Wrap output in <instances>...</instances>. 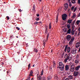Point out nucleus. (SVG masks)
<instances>
[{
  "label": "nucleus",
  "instance_id": "4d7b16f0",
  "mask_svg": "<svg viewBox=\"0 0 80 80\" xmlns=\"http://www.w3.org/2000/svg\"><path fill=\"white\" fill-rule=\"evenodd\" d=\"M32 67H35V64L33 65Z\"/></svg>",
  "mask_w": 80,
  "mask_h": 80
},
{
  "label": "nucleus",
  "instance_id": "2eb2a0df",
  "mask_svg": "<svg viewBox=\"0 0 80 80\" xmlns=\"http://www.w3.org/2000/svg\"><path fill=\"white\" fill-rule=\"evenodd\" d=\"M80 65L78 66L77 67H76L75 68V70L77 71L79 70V69H80Z\"/></svg>",
  "mask_w": 80,
  "mask_h": 80
},
{
  "label": "nucleus",
  "instance_id": "e433bc0d",
  "mask_svg": "<svg viewBox=\"0 0 80 80\" xmlns=\"http://www.w3.org/2000/svg\"><path fill=\"white\" fill-rule=\"evenodd\" d=\"M72 30H74V26H72Z\"/></svg>",
  "mask_w": 80,
  "mask_h": 80
},
{
  "label": "nucleus",
  "instance_id": "f704fd0d",
  "mask_svg": "<svg viewBox=\"0 0 80 80\" xmlns=\"http://www.w3.org/2000/svg\"><path fill=\"white\" fill-rule=\"evenodd\" d=\"M43 70H42V71H41V75H43Z\"/></svg>",
  "mask_w": 80,
  "mask_h": 80
},
{
  "label": "nucleus",
  "instance_id": "69168bd1",
  "mask_svg": "<svg viewBox=\"0 0 80 80\" xmlns=\"http://www.w3.org/2000/svg\"><path fill=\"white\" fill-rule=\"evenodd\" d=\"M9 73V72H8L7 71V73Z\"/></svg>",
  "mask_w": 80,
  "mask_h": 80
},
{
  "label": "nucleus",
  "instance_id": "79ce46f5",
  "mask_svg": "<svg viewBox=\"0 0 80 80\" xmlns=\"http://www.w3.org/2000/svg\"><path fill=\"white\" fill-rule=\"evenodd\" d=\"M30 76H30V75H29V76H28V77L27 79L30 78Z\"/></svg>",
  "mask_w": 80,
  "mask_h": 80
},
{
  "label": "nucleus",
  "instance_id": "2f4dec72",
  "mask_svg": "<svg viewBox=\"0 0 80 80\" xmlns=\"http://www.w3.org/2000/svg\"><path fill=\"white\" fill-rule=\"evenodd\" d=\"M51 77L49 76L48 77V80H51Z\"/></svg>",
  "mask_w": 80,
  "mask_h": 80
},
{
  "label": "nucleus",
  "instance_id": "7ed1b4c3",
  "mask_svg": "<svg viewBox=\"0 0 80 80\" xmlns=\"http://www.w3.org/2000/svg\"><path fill=\"white\" fill-rule=\"evenodd\" d=\"M67 51L68 53H69V52H70V47H68V45H67L66 46L64 49V51L65 52H66V51H67Z\"/></svg>",
  "mask_w": 80,
  "mask_h": 80
},
{
  "label": "nucleus",
  "instance_id": "423d86ee",
  "mask_svg": "<svg viewBox=\"0 0 80 80\" xmlns=\"http://www.w3.org/2000/svg\"><path fill=\"white\" fill-rule=\"evenodd\" d=\"M37 79L38 80H46V78L45 77L41 78V76H39L37 78Z\"/></svg>",
  "mask_w": 80,
  "mask_h": 80
},
{
  "label": "nucleus",
  "instance_id": "5fc2aeb1",
  "mask_svg": "<svg viewBox=\"0 0 80 80\" xmlns=\"http://www.w3.org/2000/svg\"><path fill=\"white\" fill-rule=\"evenodd\" d=\"M62 55L63 56V55H64V52H63V53L62 54Z\"/></svg>",
  "mask_w": 80,
  "mask_h": 80
},
{
  "label": "nucleus",
  "instance_id": "09e8293b",
  "mask_svg": "<svg viewBox=\"0 0 80 80\" xmlns=\"http://www.w3.org/2000/svg\"><path fill=\"white\" fill-rule=\"evenodd\" d=\"M37 17H39V14H37Z\"/></svg>",
  "mask_w": 80,
  "mask_h": 80
},
{
  "label": "nucleus",
  "instance_id": "8fccbe9b",
  "mask_svg": "<svg viewBox=\"0 0 80 80\" xmlns=\"http://www.w3.org/2000/svg\"><path fill=\"white\" fill-rule=\"evenodd\" d=\"M47 28L46 29V31L45 32V33H46L47 32Z\"/></svg>",
  "mask_w": 80,
  "mask_h": 80
},
{
  "label": "nucleus",
  "instance_id": "7c9ffc66",
  "mask_svg": "<svg viewBox=\"0 0 80 80\" xmlns=\"http://www.w3.org/2000/svg\"><path fill=\"white\" fill-rule=\"evenodd\" d=\"M34 51L35 52H38V50H37V49L36 48L34 49Z\"/></svg>",
  "mask_w": 80,
  "mask_h": 80
},
{
  "label": "nucleus",
  "instance_id": "b1692460",
  "mask_svg": "<svg viewBox=\"0 0 80 80\" xmlns=\"http://www.w3.org/2000/svg\"><path fill=\"white\" fill-rule=\"evenodd\" d=\"M80 20H78L77 21L76 23H77V25H79V23H80Z\"/></svg>",
  "mask_w": 80,
  "mask_h": 80
},
{
  "label": "nucleus",
  "instance_id": "6e6d98bb",
  "mask_svg": "<svg viewBox=\"0 0 80 80\" xmlns=\"http://www.w3.org/2000/svg\"><path fill=\"white\" fill-rule=\"evenodd\" d=\"M27 80H30V78H28V79H27Z\"/></svg>",
  "mask_w": 80,
  "mask_h": 80
},
{
  "label": "nucleus",
  "instance_id": "bb28decb",
  "mask_svg": "<svg viewBox=\"0 0 80 80\" xmlns=\"http://www.w3.org/2000/svg\"><path fill=\"white\" fill-rule=\"evenodd\" d=\"M51 28H52V26H51V22H50L49 26V29H51Z\"/></svg>",
  "mask_w": 80,
  "mask_h": 80
},
{
  "label": "nucleus",
  "instance_id": "39448f33",
  "mask_svg": "<svg viewBox=\"0 0 80 80\" xmlns=\"http://www.w3.org/2000/svg\"><path fill=\"white\" fill-rule=\"evenodd\" d=\"M74 38H71V40L69 42V45L72 46V45L73 44V42L74 41Z\"/></svg>",
  "mask_w": 80,
  "mask_h": 80
},
{
  "label": "nucleus",
  "instance_id": "4c0bfd02",
  "mask_svg": "<svg viewBox=\"0 0 80 80\" xmlns=\"http://www.w3.org/2000/svg\"><path fill=\"white\" fill-rule=\"evenodd\" d=\"M77 7H76L75 8H74V12H75L76 11V10H77Z\"/></svg>",
  "mask_w": 80,
  "mask_h": 80
},
{
  "label": "nucleus",
  "instance_id": "f03ea898",
  "mask_svg": "<svg viewBox=\"0 0 80 80\" xmlns=\"http://www.w3.org/2000/svg\"><path fill=\"white\" fill-rule=\"evenodd\" d=\"M59 67L60 70H63L64 69V65L62 63V62H59Z\"/></svg>",
  "mask_w": 80,
  "mask_h": 80
},
{
  "label": "nucleus",
  "instance_id": "393cba45",
  "mask_svg": "<svg viewBox=\"0 0 80 80\" xmlns=\"http://www.w3.org/2000/svg\"><path fill=\"white\" fill-rule=\"evenodd\" d=\"M58 20V15L56 17V22H57Z\"/></svg>",
  "mask_w": 80,
  "mask_h": 80
},
{
  "label": "nucleus",
  "instance_id": "f3484780",
  "mask_svg": "<svg viewBox=\"0 0 80 80\" xmlns=\"http://www.w3.org/2000/svg\"><path fill=\"white\" fill-rule=\"evenodd\" d=\"M33 71L32 70L31 71L30 74H29V76H33Z\"/></svg>",
  "mask_w": 80,
  "mask_h": 80
},
{
  "label": "nucleus",
  "instance_id": "c03bdc74",
  "mask_svg": "<svg viewBox=\"0 0 80 80\" xmlns=\"http://www.w3.org/2000/svg\"><path fill=\"white\" fill-rule=\"evenodd\" d=\"M78 4H80V0H78Z\"/></svg>",
  "mask_w": 80,
  "mask_h": 80
},
{
  "label": "nucleus",
  "instance_id": "a878e982",
  "mask_svg": "<svg viewBox=\"0 0 80 80\" xmlns=\"http://www.w3.org/2000/svg\"><path fill=\"white\" fill-rule=\"evenodd\" d=\"M75 0H72L71 2L72 3H75Z\"/></svg>",
  "mask_w": 80,
  "mask_h": 80
},
{
  "label": "nucleus",
  "instance_id": "6ab92c4d",
  "mask_svg": "<svg viewBox=\"0 0 80 80\" xmlns=\"http://www.w3.org/2000/svg\"><path fill=\"white\" fill-rule=\"evenodd\" d=\"M48 37H49V33H48V35H47V37L46 38V40H45V42H47L48 40Z\"/></svg>",
  "mask_w": 80,
  "mask_h": 80
},
{
  "label": "nucleus",
  "instance_id": "9d476101",
  "mask_svg": "<svg viewBox=\"0 0 80 80\" xmlns=\"http://www.w3.org/2000/svg\"><path fill=\"white\" fill-rule=\"evenodd\" d=\"M67 39L68 41H70V39H71V36L70 35H68L67 37Z\"/></svg>",
  "mask_w": 80,
  "mask_h": 80
},
{
  "label": "nucleus",
  "instance_id": "0eeeda50",
  "mask_svg": "<svg viewBox=\"0 0 80 80\" xmlns=\"http://www.w3.org/2000/svg\"><path fill=\"white\" fill-rule=\"evenodd\" d=\"M67 15L66 14H63L62 17L63 20H65L67 18Z\"/></svg>",
  "mask_w": 80,
  "mask_h": 80
},
{
  "label": "nucleus",
  "instance_id": "6e6552de",
  "mask_svg": "<svg viewBox=\"0 0 80 80\" xmlns=\"http://www.w3.org/2000/svg\"><path fill=\"white\" fill-rule=\"evenodd\" d=\"M68 4L67 3H65L64 4V8L65 10H67V9H68Z\"/></svg>",
  "mask_w": 80,
  "mask_h": 80
},
{
  "label": "nucleus",
  "instance_id": "20e7f679",
  "mask_svg": "<svg viewBox=\"0 0 80 80\" xmlns=\"http://www.w3.org/2000/svg\"><path fill=\"white\" fill-rule=\"evenodd\" d=\"M70 70L72 72H74V70H75V65H74V64H72L71 65Z\"/></svg>",
  "mask_w": 80,
  "mask_h": 80
},
{
  "label": "nucleus",
  "instance_id": "49530a36",
  "mask_svg": "<svg viewBox=\"0 0 80 80\" xmlns=\"http://www.w3.org/2000/svg\"><path fill=\"white\" fill-rule=\"evenodd\" d=\"M78 30L79 31V32H80V27H79L78 28Z\"/></svg>",
  "mask_w": 80,
  "mask_h": 80
},
{
  "label": "nucleus",
  "instance_id": "de8ad7c7",
  "mask_svg": "<svg viewBox=\"0 0 80 80\" xmlns=\"http://www.w3.org/2000/svg\"><path fill=\"white\" fill-rule=\"evenodd\" d=\"M53 66L54 67H55V64L54 63V64H53Z\"/></svg>",
  "mask_w": 80,
  "mask_h": 80
},
{
  "label": "nucleus",
  "instance_id": "5701e85b",
  "mask_svg": "<svg viewBox=\"0 0 80 80\" xmlns=\"http://www.w3.org/2000/svg\"><path fill=\"white\" fill-rule=\"evenodd\" d=\"M71 35H74L75 33H74V30H72L71 32Z\"/></svg>",
  "mask_w": 80,
  "mask_h": 80
},
{
  "label": "nucleus",
  "instance_id": "338daca9",
  "mask_svg": "<svg viewBox=\"0 0 80 80\" xmlns=\"http://www.w3.org/2000/svg\"><path fill=\"white\" fill-rule=\"evenodd\" d=\"M3 64H4V63H2L1 64V65H3Z\"/></svg>",
  "mask_w": 80,
  "mask_h": 80
},
{
  "label": "nucleus",
  "instance_id": "052dcab7",
  "mask_svg": "<svg viewBox=\"0 0 80 80\" xmlns=\"http://www.w3.org/2000/svg\"><path fill=\"white\" fill-rule=\"evenodd\" d=\"M79 76H80V72L79 73Z\"/></svg>",
  "mask_w": 80,
  "mask_h": 80
},
{
  "label": "nucleus",
  "instance_id": "473e14b6",
  "mask_svg": "<svg viewBox=\"0 0 80 80\" xmlns=\"http://www.w3.org/2000/svg\"><path fill=\"white\" fill-rule=\"evenodd\" d=\"M74 8H75V7L74 6L72 7L71 8V10L73 11V10H74Z\"/></svg>",
  "mask_w": 80,
  "mask_h": 80
},
{
  "label": "nucleus",
  "instance_id": "9b49d317",
  "mask_svg": "<svg viewBox=\"0 0 80 80\" xmlns=\"http://www.w3.org/2000/svg\"><path fill=\"white\" fill-rule=\"evenodd\" d=\"M78 72L74 71V77H76V76H77V75H78Z\"/></svg>",
  "mask_w": 80,
  "mask_h": 80
},
{
  "label": "nucleus",
  "instance_id": "ddd939ff",
  "mask_svg": "<svg viewBox=\"0 0 80 80\" xmlns=\"http://www.w3.org/2000/svg\"><path fill=\"white\" fill-rule=\"evenodd\" d=\"M80 43H79V42H77L76 44V48H78L79 47H80Z\"/></svg>",
  "mask_w": 80,
  "mask_h": 80
},
{
  "label": "nucleus",
  "instance_id": "412c9836",
  "mask_svg": "<svg viewBox=\"0 0 80 80\" xmlns=\"http://www.w3.org/2000/svg\"><path fill=\"white\" fill-rule=\"evenodd\" d=\"M79 62V61L78 59H76L75 61V63H78Z\"/></svg>",
  "mask_w": 80,
  "mask_h": 80
},
{
  "label": "nucleus",
  "instance_id": "a18cd8bd",
  "mask_svg": "<svg viewBox=\"0 0 80 80\" xmlns=\"http://www.w3.org/2000/svg\"><path fill=\"white\" fill-rule=\"evenodd\" d=\"M79 57H80V55H77V58H78Z\"/></svg>",
  "mask_w": 80,
  "mask_h": 80
},
{
  "label": "nucleus",
  "instance_id": "aec40b11",
  "mask_svg": "<svg viewBox=\"0 0 80 80\" xmlns=\"http://www.w3.org/2000/svg\"><path fill=\"white\" fill-rule=\"evenodd\" d=\"M67 27L68 29H70V25L69 24H67Z\"/></svg>",
  "mask_w": 80,
  "mask_h": 80
},
{
  "label": "nucleus",
  "instance_id": "dca6fc26",
  "mask_svg": "<svg viewBox=\"0 0 80 80\" xmlns=\"http://www.w3.org/2000/svg\"><path fill=\"white\" fill-rule=\"evenodd\" d=\"M72 21H73V20L68 19V23L69 24H70V23H72Z\"/></svg>",
  "mask_w": 80,
  "mask_h": 80
},
{
  "label": "nucleus",
  "instance_id": "c756f323",
  "mask_svg": "<svg viewBox=\"0 0 80 80\" xmlns=\"http://www.w3.org/2000/svg\"><path fill=\"white\" fill-rule=\"evenodd\" d=\"M75 25V22L73 21V22L72 23L71 25L72 26H74Z\"/></svg>",
  "mask_w": 80,
  "mask_h": 80
},
{
  "label": "nucleus",
  "instance_id": "13d9d810",
  "mask_svg": "<svg viewBox=\"0 0 80 80\" xmlns=\"http://www.w3.org/2000/svg\"><path fill=\"white\" fill-rule=\"evenodd\" d=\"M69 5H70V6H72V4H70Z\"/></svg>",
  "mask_w": 80,
  "mask_h": 80
},
{
  "label": "nucleus",
  "instance_id": "f257e3e1",
  "mask_svg": "<svg viewBox=\"0 0 80 80\" xmlns=\"http://www.w3.org/2000/svg\"><path fill=\"white\" fill-rule=\"evenodd\" d=\"M66 58L64 60V62L65 63H67V60H69V61H70V59L71 58V57H70V54H68V55L67 54H66L64 56V58Z\"/></svg>",
  "mask_w": 80,
  "mask_h": 80
},
{
  "label": "nucleus",
  "instance_id": "4be33fe9",
  "mask_svg": "<svg viewBox=\"0 0 80 80\" xmlns=\"http://www.w3.org/2000/svg\"><path fill=\"white\" fill-rule=\"evenodd\" d=\"M71 33V29H69L68 31V33Z\"/></svg>",
  "mask_w": 80,
  "mask_h": 80
},
{
  "label": "nucleus",
  "instance_id": "4468645a",
  "mask_svg": "<svg viewBox=\"0 0 80 80\" xmlns=\"http://www.w3.org/2000/svg\"><path fill=\"white\" fill-rule=\"evenodd\" d=\"M55 80H58V77L57 76V75H54V78Z\"/></svg>",
  "mask_w": 80,
  "mask_h": 80
},
{
  "label": "nucleus",
  "instance_id": "864d4df0",
  "mask_svg": "<svg viewBox=\"0 0 80 80\" xmlns=\"http://www.w3.org/2000/svg\"><path fill=\"white\" fill-rule=\"evenodd\" d=\"M43 45L44 46H45V42H44L43 43Z\"/></svg>",
  "mask_w": 80,
  "mask_h": 80
},
{
  "label": "nucleus",
  "instance_id": "e2e57ef3",
  "mask_svg": "<svg viewBox=\"0 0 80 80\" xmlns=\"http://www.w3.org/2000/svg\"><path fill=\"white\" fill-rule=\"evenodd\" d=\"M39 23H42V22H39Z\"/></svg>",
  "mask_w": 80,
  "mask_h": 80
},
{
  "label": "nucleus",
  "instance_id": "c9c22d12",
  "mask_svg": "<svg viewBox=\"0 0 80 80\" xmlns=\"http://www.w3.org/2000/svg\"><path fill=\"white\" fill-rule=\"evenodd\" d=\"M30 68V63H29L28 65V69H29Z\"/></svg>",
  "mask_w": 80,
  "mask_h": 80
},
{
  "label": "nucleus",
  "instance_id": "603ef678",
  "mask_svg": "<svg viewBox=\"0 0 80 80\" xmlns=\"http://www.w3.org/2000/svg\"><path fill=\"white\" fill-rule=\"evenodd\" d=\"M65 80H69V79L67 78L65 79Z\"/></svg>",
  "mask_w": 80,
  "mask_h": 80
},
{
  "label": "nucleus",
  "instance_id": "0e129e2a",
  "mask_svg": "<svg viewBox=\"0 0 80 80\" xmlns=\"http://www.w3.org/2000/svg\"><path fill=\"white\" fill-rule=\"evenodd\" d=\"M79 43H80V40H79Z\"/></svg>",
  "mask_w": 80,
  "mask_h": 80
},
{
  "label": "nucleus",
  "instance_id": "58836bf2",
  "mask_svg": "<svg viewBox=\"0 0 80 80\" xmlns=\"http://www.w3.org/2000/svg\"><path fill=\"white\" fill-rule=\"evenodd\" d=\"M36 20L37 21H38V20H40V18H37L36 19Z\"/></svg>",
  "mask_w": 80,
  "mask_h": 80
},
{
  "label": "nucleus",
  "instance_id": "1a4fd4ad",
  "mask_svg": "<svg viewBox=\"0 0 80 80\" xmlns=\"http://www.w3.org/2000/svg\"><path fill=\"white\" fill-rule=\"evenodd\" d=\"M76 51L77 50L76 49L74 48L72 50V54H75V53H76Z\"/></svg>",
  "mask_w": 80,
  "mask_h": 80
},
{
  "label": "nucleus",
  "instance_id": "c85d7f7f",
  "mask_svg": "<svg viewBox=\"0 0 80 80\" xmlns=\"http://www.w3.org/2000/svg\"><path fill=\"white\" fill-rule=\"evenodd\" d=\"M76 14H75V13H74L72 16V17H73V18H75V17H76Z\"/></svg>",
  "mask_w": 80,
  "mask_h": 80
},
{
  "label": "nucleus",
  "instance_id": "72a5a7b5",
  "mask_svg": "<svg viewBox=\"0 0 80 80\" xmlns=\"http://www.w3.org/2000/svg\"><path fill=\"white\" fill-rule=\"evenodd\" d=\"M38 23H39V22H35L34 23V25H37V24H38Z\"/></svg>",
  "mask_w": 80,
  "mask_h": 80
},
{
  "label": "nucleus",
  "instance_id": "cd10ccee",
  "mask_svg": "<svg viewBox=\"0 0 80 80\" xmlns=\"http://www.w3.org/2000/svg\"><path fill=\"white\" fill-rule=\"evenodd\" d=\"M35 5H33V9H32V10L33 11L34 10H35Z\"/></svg>",
  "mask_w": 80,
  "mask_h": 80
},
{
  "label": "nucleus",
  "instance_id": "a211bd4d",
  "mask_svg": "<svg viewBox=\"0 0 80 80\" xmlns=\"http://www.w3.org/2000/svg\"><path fill=\"white\" fill-rule=\"evenodd\" d=\"M68 78L69 79L71 80V79H72L73 78V77H72V76L70 75L68 76Z\"/></svg>",
  "mask_w": 80,
  "mask_h": 80
},
{
  "label": "nucleus",
  "instance_id": "f8f14e48",
  "mask_svg": "<svg viewBox=\"0 0 80 80\" xmlns=\"http://www.w3.org/2000/svg\"><path fill=\"white\" fill-rule=\"evenodd\" d=\"M69 69V66H68V65H66V66L65 67V70L66 71H68V70Z\"/></svg>",
  "mask_w": 80,
  "mask_h": 80
},
{
  "label": "nucleus",
  "instance_id": "a19ab883",
  "mask_svg": "<svg viewBox=\"0 0 80 80\" xmlns=\"http://www.w3.org/2000/svg\"><path fill=\"white\" fill-rule=\"evenodd\" d=\"M18 10H19V12H21L22 11V10L20 9H19Z\"/></svg>",
  "mask_w": 80,
  "mask_h": 80
},
{
  "label": "nucleus",
  "instance_id": "774afa93",
  "mask_svg": "<svg viewBox=\"0 0 80 80\" xmlns=\"http://www.w3.org/2000/svg\"><path fill=\"white\" fill-rule=\"evenodd\" d=\"M52 50H51V52H52Z\"/></svg>",
  "mask_w": 80,
  "mask_h": 80
},
{
  "label": "nucleus",
  "instance_id": "bf43d9fd",
  "mask_svg": "<svg viewBox=\"0 0 80 80\" xmlns=\"http://www.w3.org/2000/svg\"><path fill=\"white\" fill-rule=\"evenodd\" d=\"M12 36H13L12 35V36H10V38H12Z\"/></svg>",
  "mask_w": 80,
  "mask_h": 80
},
{
  "label": "nucleus",
  "instance_id": "ea45409f",
  "mask_svg": "<svg viewBox=\"0 0 80 80\" xmlns=\"http://www.w3.org/2000/svg\"><path fill=\"white\" fill-rule=\"evenodd\" d=\"M16 29L18 30H20V28H18V27H16Z\"/></svg>",
  "mask_w": 80,
  "mask_h": 80
},
{
  "label": "nucleus",
  "instance_id": "680f3d73",
  "mask_svg": "<svg viewBox=\"0 0 80 80\" xmlns=\"http://www.w3.org/2000/svg\"><path fill=\"white\" fill-rule=\"evenodd\" d=\"M40 2H42V0H39Z\"/></svg>",
  "mask_w": 80,
  "mask_h": 80
},
{
  "label": "nucleus",
  "instance_id": "37998d69",
  "mask_svg": "<svg viewBox=\"0 0 80 80\" xmlns=\"http://www.w3.org/2000/svg\"><path fill=\"white\" fill-rule=\"evenodd\" d=\"M7 18L8 19V20L10 19V18L8 16H7Z\"/></svg>",
  "mask_w": 80,
  "mask_h": 80
},
{
  "label": "nucleus",
  "instance_id": "3c124183",
  "mask_svg": "<svg viewBox=\"0 0 80 80\" xmlns=\"http://www.w3.org/2000/svg\"><path fill=\"white\" fill-rule=\"evenodd\" d=\"M78 17H80V13H79L78 15Z\"/></svg>",
  "mask_w": 80,
  "mask_h": 80
}]
</instances>
